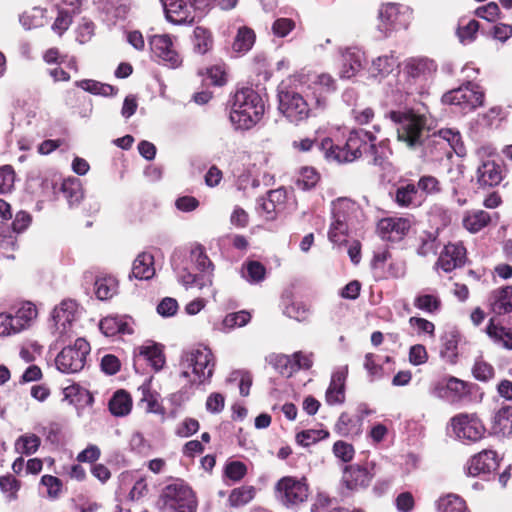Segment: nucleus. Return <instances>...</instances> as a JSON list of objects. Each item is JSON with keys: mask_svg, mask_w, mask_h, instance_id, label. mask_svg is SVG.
I'll list each match as a JSON object with an SVG mask.
<instances>
[{"mask_svg": "<svg viewBox=\"0 0 512 512\" xmlns=\"http://www.w3.org/2000/svg\"><path fill=\"white\" fill-rule=\"evenodd\" d=\"M394 200L400 207H417L421 204L422 198L414 184H407L396 189Z\"/></svg>", "mask_w": 512, "mask_h": 512, "instance_id": "30", "label": "nucleus"}, {"mask_svg": "<svg viewBox=\"0 0 512 512\" xmlns=\"http://www.w3.org/2000/svg\"><path fill=\"white\" fill-rule=\"evenodd\" d=\"M401 6L395 3H387L379 10V30L387 34L395 29L399 23Z\"/></svg>", "mask_w": 512, "mask_h": 512, "instance_id": "26", "label": "nucleus"}, {"mask_svg": "<svg viewBox=\"0 0 512 512\" xmlns=\"http://www.w3.org/2000/svg\"><path fill=\"white\" fill-rule=\"evenodd\" d=\"M498 466L496 453L492 450H484L473 456L467 463V473L470 476L487 474Z\"/></svg>", "mask_w": 512, "mask_h": 512, "instance_id": "21", "label": "nucleus"}, {"mask_svg": "<svg viewBox=\"0 0 512 512\" xmlns=\"http://www.w3.org/2000/svg\"><path fill=\"white\" fill-rule=\"evenodd\" d=\"M458 338L455 334L446 335L443 338V345L440 351L441 357L447 362L454 364L458 358Z\"/></svg>", "mask_w": 512, "mask_h": 512, "instance_id": "49", "label": "nucleus"}, {"mask_svg": "<svg viewBox=\"0 0 512 512\" xmlns=\"http://www.w3.org/2000/svg\"><path fill=\"white\" fill-rule=\"evenodd\" d=\"M150 49L153 55L170 67H178L182 58L174 45L173 37L168 34L153 35L149 39Z\"/></svg>", "mask_w": 512, "mask_h": 512, "instance_id": "15", "label": "nucleus"}, {"mask_svg": "<svg viewBox=\"0 0 512 512\" xmlns=\"http://www.w3.org/2000/svg\"><path fill=\"white\" fill-rule=\"evenodd\" d=\"M492 430L495 434L509 436L512 434V406L501 407L493 418Z\"/></svg>", "mask_w": 512, "mask_h": 512, "instance_id": "29", "label": "nucleus"}, {"mask_svg": "<svg viewBox=\"0 0 512 512\" xmlns=\"http://www.w3.org/2000/svg\"><path fill=\"white\" fill-rule=\"evenodd\" d=\"M339 54L342 62L339 72L341 78L350 79L363 69L366 57L365 52L359 47L340 48Z\"/></svg>", "mask_w": 512, "mask_h": 512, "instance_id": "18", "label": "nucleus"}, {"mask_svg": "<svg viewBox=\"0 0 512 512\" xmlns=\"http://www.w3.org/2000/svg\"><path fill=\"white\" fill-rule=\"evenodd\" d=\"M466 250L461 243H449L444 246L436 263L437 269L448 273L465 263Z\"/></svg>", "mask_w": 512, "mask_h": 512, "instance_id": "20", "label": "nucleus"}, {"mask_svg": "<svg viewBox=\"0 0 512 512\" xmlns=\"http://www.w3.org/2000/svg\"><path fill=\"white\" fill-rule=\"evenodd\" d=\"M328 435H329V433L325 430L310 429V430H305V431L299 432L296 435V441L298 444H300L304 447H307V446H310V445L316 443L319 440L327 438Z\"/></svg>", "mask_w": 512, "mask_h": 512, "instance_id": "54", "label": "nucleus"}, {"mask_svg": "<svg viewBox=\"0 0 512 512\" xmlns=\"http://www.w3.org/2000/svg\"><path fill=\"white\" fill-rule=\"evenodd\" d=\"M414 306L428 313H434L440 309L441 300L436 294H419L414 300Z\"/></svg>", "mask_w": 512, "mask_h": 512, "instance_id": "52", "label": "nucleus"}, {"mask_svg": "<svg viewBox=\"0 0 512 512\" xmlns=\"http://www.w3.org/2000/svg\"><path fill=\"white\" fill-rule=\"evenodd\" d=\"M439 512H468L465 501L457 495L449 494L438 501Z\"/></svg>", "mask_w": 512, "mask_h": 512, "instance_id": "47", "label": "nucleus"}, {"mask_svg": "<svg viewBox=\"0 0 512 512\" xmlns=\"http://www.w3.org/2000/svg\"><path fill=\"white\" fill-rule=\"evenodd\" d=\"M428 353L425 346L421 344L413 345L409 350V361L411 364L418 366L426 363Z\"/></svg>", "mask_w": 512, "mask_h": 512, "instance_id": "64", "label": "nucleus"}, {"mask_svg": "<svg viewBox=\"0 0 512 512\" xmlns=\"http://www.w3.org/2000/svg\"><path fill=\"white\" fill-rule=\"evenodd\" d=\"M72 23V13L70 10L65 7L59 8L58 16L56 17L52 30L61 36L71 25Z\"/></svg>", "mask_w": 512, "mask_h": 512, "instance_id": "56", "label": "nucleus"}, {"mask_svg": "<svg viewBox=\"0 0 512 512\" xmlns=\"http://www.w3.org/2000/svg\"><path fill=\"white\" fill-rule=\"evenodd\" d=\"M132 407V401L124 390L117 391L109 401V410L115 416L127 415Z\"/></svg>", "mask_w": 512, "mask_h": 512, "instance_id": "37", "label": "nucleus"}, {"mask_svg": "<svg viewBox=\"0 0 512 512\" xmlns=\"http://www.w3.org/2000/svg\"><path fill=\"white\" fill-rule=\"evenodd\" d=\"M268 363L279 373L290 376L295 372L292 356L284 354H271L267 357Z\"/></svg>", "mask_w": 512, "mask_h": 512, "instance_id": "45", "label": "nucleus"}, {"mask_svg": "<svg viewBox=\"0 0 512 512\" xmlns=\"http://www.w3.org/2000/svg\"><path fill=\"white\" fill-rule=\"evenodd\" d=\"M46 12V9L34 7L21 14L19 21L26 30L39 28L47 23Z\"/></svg>", "mask_w": 512, "mask_h": 512, "instance_id": "36", "label": "nucleus"}, {"mask_svg": "<svg viewBox=\"0 0 512 512\" xmlns=\"http://www.w3.org/2000/svg\"><path fill=\"white\" fill-rule=\"evenodd\" d=\"M332 450L335 457L345 463L352 461L355 455V450L352 444L342 440L336 441Z\"/></svg>", "mask_w": 512, "mask_h": 512, "instance_id": "58", "label": "nucleus"}, {"mask_svg": "<svg viewBox=\"0 0 512 512\" xmlns=\"http://www.w3.org/2000/svg\"><path fill=\"white\" fill-rule=\"evenodd\" d=\"M255 488L253 486H241L231 491L228 497V503L233 508H238L248 504L255 497Z\"/></svg>", "mask_w": 512, "mask_h": 512, "instance_id": "38", "label": "nucleus"}, {"mask_svg": "<svg viewBox=\"0 0 512 512\" xmlns=\"http://www.w3.org/2000/svg\"><path fill=\"white\" fill-rule=\"evenodd\" d=\"M387 116L395 125L398 141L410 149L424 144L433 125L429 114L414 109L390 111Z\"/></svg>", "mask_w": 512, "mask_h": 512, "instance_id": "2", "label": "nucleus"}, {"mask_svg": "<svg viewBox=\"0 0 512 512\" xmlns=\"http://www.w3.org/2000/svg\"><path fill=\"white\" fill-rule=\"evenodd\" d=\"M277 497L287 507L303 503L308 497V486L305 482L293 477H284L278 481Z\"/></svg>", "mask_w": 512, "mask_h": 512, "instance_id": "14", "label": "nucleus"}, {"mask_svg": "<svg viewBox=\"0 0 512 512\" xmlns=\"http://www.w3.org/2000/svg\"><path fill=\"white\" fill-rule=\"evenodd\" d=\"M90 345L84 338H77L74 345L64 347L55 359L57 369L72 374L81 371L86 364Z\"/></svg>", "mask_w": 512, "mask_h": 512, "instance_id": "11", "label": "nucleus"}, {"mask_svg": "<svg viewBox=\"0 0 512 512\" xmlns=\"http://www.w3.org/2000/svg\"><path fill=\"white\" fill-rule=\"evenodd\" d=\"M477 182L481 186L493 187L503 179L502 169L493 160H485L478 166L476 171Z\"/></svg>", "mask_w": 512, "mask_h": 512, "instance_id": "23", "label": "nucleus"}, {"mask_svg": "<svg viewBox=\"0 0 512 512\" xmlns=\"http://www.w3.org/2000/svg\"><path fill=\"white\" fill-rule=\"evenodd\" d=\"M469 393L466 382L456 377H449L435 382L431 388V394L449 403L461 401Z\"/></svg>", "mask_w": 512, "mask_h": 512, "instance_id": "16", "label": "nucleus"}, {"mask_svg": "<svg viewBox=\"0 0 512 512\" xmlns=\"http://www.w3.org/2000/svg\"><path fill=\"white\" fill-rule=\"evenodd\" d=\"M278 102L279 112L290 123L298 124L310 117L311 105L294 89L281 88L278 92Z\"/></svg>", "mask_w": 512, "mask_h": 512, "instance_id": "8", "label": "nucleus"}, {"mask_svg": "<svg viewBox=\"0 0 512 512\" xmlns=\"http://www.w3.org/2000/svg\"><path fill=\"white\" fill-rule=\"evenodd\" d=\"M251 319V315L247 311H239L227 314L222 320L218 329L221 332H229L236 327L245 326Z\"/></svg>", "mask_w": 512, "mask_h": 512, "instance_id": "40", "label": "nucleus"}, {"mask_svg": "<svg viewBox=\"0 0 512 512\" xmlns=\"http://www.w3.org/2000/svg\"><path fill=\"white\" fill-rule=\"evenodd\" d=\"M438 248L437 238L431 233H425L419 237L417 253L420 256L436 254Z\"/></svg>", "mask_w": 512, "mask_h": 512, "instance_id": "55", "label": "nucleus"}, {"mask_svg": "<svg viewBox=\"0 0 512 512\" xmlns=\"http://www.w3.org/2000/svg\"><path fill=\"white\" fill-rule=\"evenodd\" d=\"M436 71L434 61L425 58H412L405 64V73L415 81H423Z\"/></svg>", "mask_w": 512, "mask_h": 512, "instance_id": "24", "label": "nucleus"}, {"mask_svg": "<svg viewBox=\"0 0 512 512\" xmlns=\"http://www.w3.org/2000/svg\"><path fill=\"white\" fill-rule=\"evenodd\" d=\"M15 173L10 165L0 166V194H6L13 190Z\"/></svg>", "mask_w": 512, "mask_h": 512, "instance_id": "57", "label": "nucleus"}, {"mask_svg": "<svg viewBox=\"0 0 512 512\" xmlns=\"http://www.w3.org/2000/svg\"><path fill=\"white\" fill-rule=\"evenodd\" d=\"M77 318L78 305L74 300H63L53 309L49 329L55 344H63L75 335L74 325Z\"/></svg>", "mask_w": 512, "mask_h": 512, "instance_id": "6", "label": "nucleus"}, {"mask_svg": "<svg viewBox=\"0 0 512 512\" xmlns=\"http://www.w3.org/2000/svg\"><path fill=\"white\" fill-rule=\"evenodd\" d=\"M374 474L358 464L345 466L342 473V485L350 491H358L369 486Z\"/></svg>", "mask_w": 512, "mask_h": 512, "instance_id": "19", "label": "nucleus"}, {"mask_svg": "<svg viewBox=\"0 0 512 512\" xmlns=\"http://www.w3.org/2000/svg\"><path fill=\"white\" fill-rule=\"evenodd\" d=\"M375 141L376 137L372 133L360 129L351 131L343 146L335 145L332 139L325 138L321 141L320 149L328 161L349 163L367 153L374 165L382 166L387 156Z\"/></svg>", "mask_w": 512, "mask_h": 512, "instance_id": "1", "label": "nucleus"}, {"mask_svg": "<svg viewBox=\"0 0 512 512\" xmlns=\"http://www.w3.org/2000/svg\"><path fill=\"white\" fill-rule=\"evenodd\" d=\"M483 100V91L471 82L445 93L442 97L443 103L458 107L462 113H468L481 106Z\"/></svg>", "mask_w": 512, "mask_h": 512, "instance_id": "12", "label": "nucleus"}, {"mask_svg": "<svg viewBox=\"0 0 512 512\" xmlns=\"http://www.w3.org/2000/svg\"><path fill=\"white\" fill-rule=\"evenodd\" d=\"M21 483L12 475L0 476V490L7 502H13L18 499V491Z\"/></svg>", "mask_w": 512, "mask_h": 512, "instance_id": "46", "label": "nucleus"}, {"mask_svg": "<svg viewBox=\"0 0 512 512\" xmlns=\"http://www.w3.org/2000/svg\"><path fill=\"white\" fill-rule=\"evenodd\" d=\"M212 37L211 33L203 28V27H196L194 30V49L199 54H205L207 51H209L212 47Z\"/></svg>", "mask_w": 512, "mask_h": 512, "instance_id": "53", "label": "nucleus"}, {"mask_svg": "<svg viewBox=\"0 0 512 512\" xmlns=\"http://www.w3.org/2000/svg\"><path fill=\"white\" fill-rule=\"evenodd\" d=\"M479 29V23L476 20H470L465 26L459 27L457 34L462 43H469L475 39Z\"/></svg>", "mask_w": 512, "mask_h": 512, "instance_id": "62", "label": "nucleus"}, {"mask_svg": "<svg viewBox=\"0 0 512 512\" xmlns=\"http://www.w3.org/2000/svg\"><path fill=\"white\" fill-rule=\"evenodd\" d=\"M266 269L258 261L247 262L242 269V276L250 283H259L264 280Z\"/></svg>", "mask_w": 512, "mask_h": 512, "instance_id": "48", "label": "nucleus"}, {"mask_svg": "<svg viewBox=\"0 0 512 512\" xmlns=\"http://www.w3.org/2000/svg\"><path fill=\"white\" fill-rule=\"evenodd\" d=\"M37 316V307L30 301L13 305L9 312L0 313V335L10 336L30 328Z\"/></svg>", "mask_w": 512, "mask_h": 512, "instance_id": "7", "label": "nucleus"}, {"mask_svg": "<svg viewBox=\"0 0 512 512\" xmlns=\"http://www.w3.org/2000/svg\"><path fill=\"white\" fill-rule=\"evenodd\" d=\"M313 84L317 87L320 93H329L335 91L336 84L333 77L329 74H319L315 77Z\"/></svg>", "mask_w": 512, "mask_h": 512, "instance_id": "63", "label": "nucleus"}, {"mask_svg": "<svg viewBox=\"0 0 512 512\" xmlns=\"http://www.w3.org/2000/svg\"><path fill=\"white\" fill-rule=\"evenodd\" d=\"M238 382L239 391L242 396H248L252 384L251 377L248 373L235 371L231 373L227 379V383Z\"/></svg>", "mask_w": 512, "mask_h": 512, "instance_id": "59", "label": "nucleus"}, {"mask_svg": "<svg viewBox=\"0 0 512 512\" xmlns=\"http://www.w3.org/2000/svg\"><path fill=\"white\" fill-rule=\"evenodd\" d=\"M118 290V281L114 276L101 275L95 279L94 292L101 301L111 299Z\"/></svg>", "mask_w": 512, "mask_h": 512, "instance_id": "31", "label": "nucleus"}, {"mask_svg": "<svg viewBox=\"0 0 512 512\" xmlns=\"http://www.w3.org/2000/svg\"><path fill=\"white\" fill-rule=\"evenodd\" d=\"M473 376L479 381H488L494 377V368L483 360H477L472 368Z\"/></svg>", "mask_w": 512, "mask_h": 512, "instance_id": "60", "label": "nucleus"}, {"mask_svg": "<svg viewBox=\"0 0 512 512\" xmlns=\"http://www.w3.org/2000/svg\"><path fill=\"white\" fill-rule=\"evenodd\" d=\"M154 258L149 253L139 254L133 262L131 275L136 279L148 280L155 274Z\"/></svg>", "mask_w": 512, "mask_h": 512, "instance_id": "28", "label": "nucleus"}, {"mask_svg": "<svg viewBox=\"0 0 512 512\" xmlns=\"http://www.w3.org/2000/svg\"><path fill=\"white\" fill-rule=\"evenodd\" d=\"M181 377L191 383L203 384L213 376L215 358L210 348L199 345L183 352L180 359Z\"/></svg>", "mask_w": 512, "mask_h": 512, "instance_id": "4", "label": "nucleus"}, {"mask_svg": "<svg viewBox=\"0 0 512 512\" xmlns=\"http://www.w3.org/2000/svg\"><path fill=\"white\" fill-rule=\"evenodd\" d=\"M190 259L200 272H213V264L205 253V249L200 244H194L190 250Z\"/></svg>", "mask_w": 512, "mask_h": 512, "instance_id": "43", "label": "nucleus"}, {"mask_svg": "<svg viewBox=\"0 0 512 512\" xmlns=\"http://www.w3.org/2000/svg\"><path fill=\"white\" fill-rule=\"evenodd\" d=\"M156 507L160 512H196L197 499L191 487L177 480L162 489Z\"/></svg>", "mask_w": 512, "mask_h": 512, "instance_id": "5", "label": "nucleus"}, {"mask_svg": "<svg viewBox=\"0 0 512 512\" xmlns=\"http://www.w3.org/2000/svg\"><path fill=\"white\" fill-rule=\"evenodd\" d=\"M40 443L41 440L37 435L25 434L15 441V451L19 454L32 455L38 450Z\"/></svg>", "mask_w": 512, "mask_h": 512, "instance_id": "41", "label": "nucleus"}, {"mask_svg": "<svg viewBox=\"0 0 512 512\" xmlns=\"http://www.w3.org/2000/svg\"><path fill=\"white\" fill-rule=\"evenodd\" d=\"M254 41V32L247 27H242L237 32L232 48L235 52L245 53L251 49Z\"/></svg>", "mask_w": 512, "mask_h": 512, "instance_id": "44", "label": "nucleus"}, {"mask_svg": "<svg viewBox=\"0 0 512 512\" xmlns=\"http://www.w3.org/2000/svg\"><path fill=\"white\" fill-rule=\"evenodd\" d=\"M212 0H161L166 18L177 25L191 24L196 12L207 7Z\"/></svg>", "mask_w": 512, "mask_h": 512, "instance_id": "10", "label": "nucleus"}, {"mask_svg": "<svg viewBox=\"0 0 512 512\" xmlns=\"http://www.w3.org/2000/svg\"><path fill=\"white\" fill-rule=\"evenodd\" d=\"M137 357L148 361L155 370H160L164 363V356L160 347L156 344H144L135 349Z\"/></svg>", "mask_w": 512, "mask_h": 512, "instance_id": "33", "label": "nucleus"}, {"mask_svg": "<svg viewBox=\"0 0 512 512\" xmlns=\"http://www.w3.org/2000/svg\"><path fill=\"white\" fill-rule=\"evenodd\" d=\"M451 427L458 439L476 442L485 434V427L475 414H458L451 419Z\"/></svg>", "mask_w": 512, "mask_h": 512, "instance_id": "13", "label": "nucleus"}, {"mask_svg": "<svg viewBox=\"0 0 512 512\" xmlns=\"http://www.w3.org/2000/svg\"><path fill=\"white\" fill-rule=\"evenodd\" d=\"M264 111L261 96L252 88H242L234 95L229 119L235 129L248 130L261 120Z\"/></svg>", "mask_w": 512, "mask_h": 512, "instance_id": "3", "label": "nucleus"}, {"mask_svg": "<svg viewBox=\"0 0 512 512\" xmlns=\"http://www.w3.org/2000/svg\"><path fill=\"white\" fill-rule=\"evenodd\" d=\"M359 212L358 205L348 198H339L332 203V219L344 220L351 224Z\"/></svg>", "mask_w": 512, "mask_h": 512, "instance_id": "25", "label": "nucleus"}, {"mask_svg": "<svg viewBox=\"0 0 512 512\" xmlns=\"http://www.w3.org/2000/svg\"><path fill=\"white\" fill-rule=\"evenodd\" d=\"M349 225L344 220L332 219L328 232L329 240L337 245L345 243Z\"/></svg>", "mask_w": 512, "mask_h": 512, "instance_id": "50", "label": "nucleus"}, {"mask_svg": "<svg viewBox=\"0 0 512 512\" xmlns=\"http://www.w3.org/2000/svg\"><path fill=\"white\" fill-rule=\"evenodd\" d=\"M411 228V220L407 217H387L378 222L377 232L386 241L398 242L404 238Z\"/></svg>", "mask_w": 512, "mask_h": 512, "instance_id": "17", "label": "nucleus"}, {"mask_svg": "<svg viewBox=\"0 0 512 512\" xmlns=\"http://www.w3.org/2000/svg\"><path fill=\"white\" fill-rule=\"evenodd\" d=\"M319 181V174L312 167H303L299 172L296 180L297 188L301 190H309L316 186Z\"/></svg>", "mask_w": 512, "mask_h": 512, "instance_id": "51", "label": "nucleus"}, {"mask_svg": "<svg viewBox=\"0 0 512 512\" xmlns=\"http://www.w3.org/2000/svg\"><path fill=\"white\" fill-rule=\"evenodd\" d=\"M486 331L489 337L492 338L497 344L503 346L506 349H512V330L494 324L493 320L491 319Z\"/></svg>", "mask_w": 512, "mask_h": 512, "instance_id": "39", "label": "nucleus"}, {"mask_svg": "<svg viewBox=\"0 0 512 512\" xmlns=\"http://www.w3.org/2000/svg\"><path fill=\"white\" fill-rule=\"evenodd\" d=\"M396 67H398V60L393 55L379 56L372 61L370 73L373 77H386Z\"/></svg>", "mask_w": 512, "mask_h": 512, "instance_id": "35", "label": "nucleus"}, {"mask_svg": "<svg viewBox=\"0 0 512 512\" xmlns=\"http://www.w3.org/2000/svg\"><path fill=\"white\" fill-rule=\"evenodd\" d=\"M76 86L95 95L111 96L116 93L113 86L91 79L77 81Z\"/></svg>", "mask_w": 512, "mask_h": 512, "instance_id": "42", "label": "nucleus"}, {"mask_svg": "<svg viewBox=\"0 0 512 512\" xmlns=\"http://www.w3.org/2000/svg\"><path fill=\"white\" fill-rule=\"evenodd\" d=\"M348 367L344 366L332 374L330 385L326 391V401L330 405L343 403L345 400V381Z\"/></svg>", "mask_w": 512, "mask_h": 512, "instance_id": "22", "label": "nucleus"}, {"mask_svg": "<svg viewBox=\"0 0 512 512\" xmlns=\"http://www.w3.org/2000/svg\"><path fill=\"white\" fill-rule=\"evenodd\" d=\"M452 151L460 157L466 153L460 133L452 129H441L425 144V153L436 158L442 155L450 157Z\"/></svg>", "mask_w": 512, "mask_h": 512, "instance_id": "9", "label": "nucleus"}, {"mask_svg": "<svg viewBox=\"0 0 512 512\" xmlns=\"http://www.w3.org/2000/svg\"><path fill=\"white\" fill-rule=\"evenodd\" d=\"M99 329L107 337L114 336L118 333H133V329L127 319L118 316H108L103 318L99 323Z\"/></svg>", "mask_w": 512, "mask_h": 512, "instance_id": "27", "label": "nucleus"}, {"mask_svg": "<svg viewBox=\"0 0 512 512\" xmlns=\"http://www.w3.org/2000/svg\"><path fill=\"white\" fill-rule=\"evenodd\" d=\"M295 28V22L290 18H278L272 24V32L277 37H286Z\"/></svg>", "mask_w": 512, "mask_h": 512, "instance_id": "61", "label": "nucleus"}, {"mask_svg": "<svg viewBox=\"0 0 512 512\" xmlns=\"http://www.w3.org/2000/svg\"><path fill=\"white\" fill-rule=\"evenodd\" d=\"M491 221V216L484 210L468 211L463 217V226L471 233H477Z\"/></svg>", "mask_w": 512, "mask_h": 512, "instance_id": "34", "label": "nucleus"}, {"mask_svg": "<svg viewBox=\"0 0 512 512\" xmlns=\"http://www.w3.org/2000/svg\"><path fill=\"white\" fill-rule=\"evenodd\" d=\"M491 308L498 315L512 311V286H506L492 293Z\"/></svg>", "mask_w": 512, "mask_h": 512, "instance_id": "32", "label": "nucleus"}]
</instances>
